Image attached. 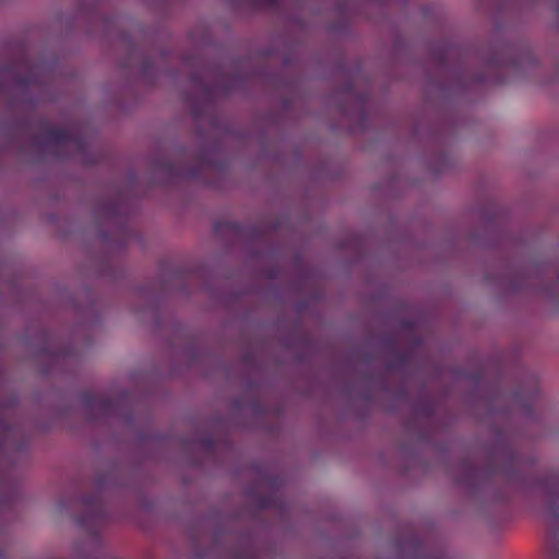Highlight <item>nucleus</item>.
Listing matches in <instances>:
<instances>
[{
  "label": "nucleus",
  "mask_w": 559,
  "mask_h": 559,
  "mask_svg": "<svg viewBox=\"0 0 559 559\" xmlns=\"http://www.w3.org/2000/svg\"><path fill=\"white\" fill-rule=\"evenodd\" d=\"M540 486L548 497V520L557 522L559 520V476L548 475L540 481Z\"/></svg>",
  "instance_id": "obj_3"
},
{
  "label": "nucleus",
  "mask_w": 559,
  "mask_h": 559,
  "mask_svg": "<svg viewBox=\"0 0 559 559\" xmlns=\"http://www.w3.org/2000/svg\"><path fill=\"white\" fill-rule=\"evenodd\" d=\"M82 399L90 420H96L98 418L107 419L115 416L117 413L118 401L109 396L85 392Z\"/></svg>",
  "instance_id": "obj_2"
},
{
  "label": "nucleus",
  "mask_w": 559,
  "mask_h": 559,
  "mask_svg": "<svg viewBox=\"0 0 559 559\" xmlns=\"http://www.w3.org/2000/svg\"><path fill=\"white\" fill-rule=\"evenodd\" d=\"M80 524H81V525H85V520H84V519H81Z\"/></svg>",
  "instance_id": "obj_14"
},
{
  "label": "nucleus",
  "mask_w": 559,
  "mask_h": 559,
  "mask_svg": "<svg viewBox=\"0 0 559 559\" xmlns=\"http://www.w3.org/2000/svg\"><path fill=\"white\" fill-rule=\"evenodd\" d=\"M347 88H348V92L350 93V92H352V90H353V86H352V85H348V86H347Z\"/></svg>",
  "instance_id": "obj_15"
},
{
  "label": "nucleus",
  "mask_w": 559,
  "mask_h": 559,
  "mask_svg": "<svg viewBox=\"0 0 559 559\" xmlns=\"http://www.w3.org/2000/svg\"><path fill=\"white\" fill-rule=\"evenodd\" d=\"M546 290H547V293H549L551 295L559 296V276L557 278V282L555 284H552L551 286L547 287Z\"/></svg>",
  "instance_id": "obj_9"
},
{
  "label": "nucleus",
  "mask_w": 559,
  "mask_h": 559,
  "mask_svg": "<svg viewBox=\"0 0 559 559\" xmlns=\"http://www.w3.org/2000/svg\"><path fill=\"white\" fill-rule=\"evenodd\" d=\"M254 7H267L277 9L281 7L283 0H250Z\"/></svg>",
  "instance_id": "obj_7"
},
{
  "label": "nucleus",
  "mask_w": 559,
  "mask_h": 559,
  "mask_svg": "<svg viewBox=\"0 0 559 559\" xmlns=\"http://www.w3.org/2000/svg\"><path fill=\"white\" fill-rule=\"evenodd\" d=\"M158 168L170 178L177 179L185 176L183 171L178 166L168 160H163Z\"/></svg>",
  "instance_id": "obj_6"
},
{
  "label": "nucleus",
  "mask_w": 559,
  "mask_h": 559,
  "mask_svg": "<svg viewBox=\"0 0 559 559\" xmlns=\"http://www.w3.org/2000/svg\"><path fill=\"white\" fill-rule=\"evenodd\" d=\"M260 506H261L262 508H269V507L271 506V502H270V500H269L267 498H262V499L260 500Z\"/></svg>",
  "instance_id": "obj_11"
},
{
  "label": "nucleus",
  "mask_w": 559,
  "mask_h": 559,
  "mask_svg": "<svg viewBox=\"0 0 559 559\" xmlns=\"http://www.w3.org/2000/svg\"><path fill=\"white\" fill-rule=\"evenodd\" d=\"M19 81H20V83H22L24 85H29L33 83V81L29 78H23V79H20Z\"/></svg>",
  "instance_id": "obj_13"
},
{
  "label": "nucleus",
  "mask_w": 559,
  "mask_h": 559,
  "mask_svg": "<svg viewBox=\"0 0 559 559\" xmlns=\"http://www.w3.org/2000/svg\"><path fill=\"white\" fill-rule=\"evenodd\" d=\"M84 504L87 507L92 516L100 522L105 518V509L98 497H87L84 499Z\"/></svg>",
  "instance_id": "obj_5"
},
{
  "label": "nucleus",
  "mask_w": 559,
  "mask_h": 559,
  "mask_svg": "<svg viewBox=\"0 0 559 559\" xmlns=\"http://www.w3.org/2000/svg\"><path fill=\"white\" fill-rule=\"evenodd\" d=\"M114 213H115L114 205L112 204L106 205V214L111 216Z\"/></svg>",
  "instance_id": "obj_12"
},
{
  "label": "nucleus",
  "mask_w": 559,
  "mask_h": 559,
  "mask_svg": "<svg viewBox=\"0 0 559 559\" xmlns=\"http://www.w3.org/2000/svg\"><path fill=\"white\" fill-rule=\"evenodd\" d=\"M200 443L207 449L212 450L214 448V440L211 437H204L200 440Z\"/></svg>",
  "instance_id": "obj_10"
},
{
  "label": "nucleus",
  "mask_w": 559,
  "mask_h": 559,
  "mask_svg": "<svg viewBox=\"0 0 559 559\" xmlns=\"http://www.w3.org/2000/svg\"><path fill=\"white\" fill-rule=\"evenodd\" d=\"M43 353L50 355L55 360H60L66 358V353L63 350L52 352L50 347L45 346L43 348Z\"/></svg>",
  "instance_id": "obj_8"
},
{
  "label": "nucleus",
  "mask_w": 559,
  "mask_h": 559,
  "mask_svg": "<svg viewBox=\"0 0 559 559\" xmlns=\"http://www.w3.org/2000/svg\"><path fill=\"white\" fill-rule=\"evenodd\" d=\"M36 144L51 153L56 158L62 159L70 155L81 157L85 164H96L98 158L91 157L90 143L82 134H76L69 128L52 127L48 122H40V134Z\"/></svg>",
  "instance_id": "obj_1"
},
{
  "label": "nucleus",
  "mask_w": 559,
  "mask_h": 559,
  "mask_svg": "<svg viewBox=\"0 0 559 559\" xmlns=\"http://www.w3.org/2000/svg\"><path fill=\"white\" fill-rule=\"evenodd\" d=\"M462 475L457 477V483L466 486H475L480 478L479 468L471 461L464 460L461 462Z\"/></svg>",
  "instance_id": "obj_4"
}]
</instances>
